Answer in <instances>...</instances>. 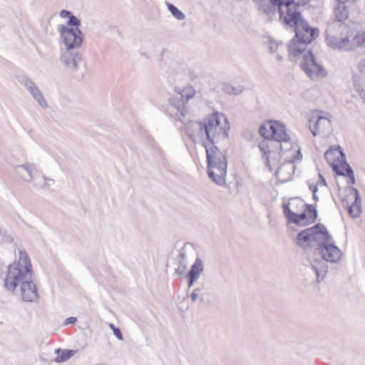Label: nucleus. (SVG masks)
Returning <instances> with one entry per match:
<instances>
[{"label":"nucleus","instance_id":"nucleus-25","mask_svg":"<svg viewBox=\"0 0 365 365\" xmlns=\"http://www.w3.org/2000/svg\"><path fill=\"white\" fill-rule=\"evenodd\" d=\"M282 0H269V2L262 3L259 6V10L267 15H273L276 10L279 11V4Z\"/></svg>","mask_w":365,"mask_h":365},{"label":"nucleus","instance_id":"nucleus-28","mask_svg":"<svg viewBox=\"0 0 365 365\" xmlns=\"http://www.w3.org/2000/svg\"><path fill=\"white\" fill-rule=\"evenodd\" d=\"M312 81H319L327 76L326 70H304Z\"/></svg>","mask_w":365,"mask_h":365},{"label":"nucleus","instance_id":"nucleus-1","mask_svg":"<svg viewBox=\"0 0 365 365\" xmlns=\"http://www.w3.org/2000/svg\"><path fill=\"white\" fill-rule=\"evenodd\" d=\"M279 7V19L286 26L294 29L295 35L287 45L289 56L301 55L306 46L312 42L319 34V30L309 26L303 17L295 0H282Z\"/></svg>","mask_w":365,"mask_h":365},{"label":"nucleus","instance_id":"nucleus-10","mask_svg":"<svg viewBox=\"0 0 365 365\" xmlns=\"http://www.w3.org/2000/svg\"><path fill=\"white\" fill-rule=\"evenodd\" d=\"M309 121V129L314 136L331 131L332 115L329 113L317 110L312 113Z\"/></svg>","mask_w":365,"mask_h":365},{"label":"nucleus","instance_id":"nucleus-4","mask_svg":"<svg viewBox=\"0 0 365 365\" xmlns=\"http://www.w3.org/2000/svg\"><path fill=\"white\" fill-rule=\"evenodd\" d=\"M206 148L207 173L209 178L218 185L226 182L227 159L224 151L215 145L204 144Z\"/></svg>","mask_w":365,"mask_h":365},{"label":"nucleus","instance_id":"nucleus-39","mask_svg":"<svg viewBox=\"0 0 365 365\" xmlns=\"http://www.w3.org/2000/svg\"><path fill=\"white\" fill-rule=\"evenodd\" d=\"M309 1L310 0H297V1H295V4H298V7H300L301 6L307 5Z\"/></svg>","mask_w":365,"mask_h":365},{"label":"nucleus","instance_id":"nucleus-24","mask_svg":"<svg viewBox=\"0 0 365 365\" xmlns=\"http://www.w3.org/2000/svg\"><path fill=\"white\" fill-rule=\"evenodd\" d=\"M324 158L327 160V163L331 164L333 166L337 160V161H340V158L341 160L344 159V155L343 152L341 150L339 146L337 147H331L325 153Z\"/></svg>","mask_w":365,"mask_h":365},{"label":"nucleus","instance_id":"nucleus-14","mask_svg":"<svg viewBox=\"0 0 365 365\" xmlns=\"http://www.w3.org/2000/svg\"><path fill=\"white\" fill-rule=\"evenodd\" d=\"M346 205L349 213L353 217H358L361 213V198L358 190L354 187L349 189V194L347 195Z\"/></svg>","mask_w":365,"mask_h":365},{"label":"nucleus","instance_id":"nucleus-11","mask_svg":"<svg viewBox=\"0 0 365 365\" xmlns=\"http://www.w3.org/2000/svg\"><path fill=\"white\" fill-rule=\"evenodd\" d=\"M175 91L180 96L181 100H178L175 98L170 99V106L176 109L177 113L185 116L188 113L185 103L194 98L197 93L196 90L192 86L187 85L184 87H175Z\"/></svg>","mask_w":365,"mask_h":365},{"label":"nucleus","instance_id":"nucleus-32","mask_svg":"<svg viewBox=\"0 0 365 365\" xmlns=\"http://www.w3.org/2000/svg\"><path fill=\"white\" fill-rule=\"evenodd\" d=\"M204 291L205 290H204L203 287L195 288L190 294V298L192 299V302H194L197 300H200V302H202L204 300V299H203Z\"/></svg>","mask_w":365,"mask_h":365},{"label":"nucleus","instance_id":"nucleus-40","mask_svg":"<svg viewBox=\"0 0 365 365\" xmlns=\"http://www.w3.org/2000/svg\"><path fill=\"white\" fill-rule=\"evenodd\" d=\"M319 177H320V182H319L318 183V185L319 186H325L326 185V182H325V180L322 178V176L321 175H319Z\"/></svg>","mask_w":365,"mask_h":365},{"label":"nucleus","instance_id":"nucleus-6","mask_svg":"<svg viewBox=\"0 0 365 365\" xmlns=\"http://www.w3.org/2000/svg\"><path fill=\"white\" fill-rule=\"evenodd\" d=\"M336 24H329L326 30L325 40L327 45L333 48L344 51H353L359 47H365V30L358 32L354 36H337L335 34Z\"/></svg>","mask_w":365,"mask_h":365},{"label":"nucleus","instance_id":"nucleus-23","mask_svg":"<svg viewBox=\"0 0 365 365\" xmlns=\"http://www.w3.org/2000/svg\"><path fill=\"white\" fill-rule=\"evenodd\" d=\"M333 170L335 171V173L340 175L344 176H348V183L349 184H354L355 183V178L354 172L351 169V168L346 163H344V164H341L340 167L337 164H334L333 166Z\"/></svg>","mask_w":365,"mask_h":365},{"label":"nucleus","instance_id":"nucleus-7","mask_svg":"<svg viewBox=\"0 0 365 365\" xmlns=\"http://www.w3.org/2000/svg\"><path fill=\"white\" fill-rule=\"evenodd\" d=\"M230 124L222 113L216 112L205 119V130L210 145L228 138Z\"/></svg>","mask_w":365,"mask_h":365},{"label":"nucleus","instance_id":"nucleus-5","mask_svg":"<svg viewBox=\"0 0 365 365\" xmlns=\"http://www.w3.org/2000/svg\"><path fill=\"white\" fill-rule=\"evenodd\" d=\"M32 277V267L27 254L19 250L18 259L8 267L7 274L5 279V287L10 291H14L26 280H29Z\"/></svg>","mask_w":365,"mask_h":365},{"label":"nucleus","instance_id":"nucleus-2","mask_svg":"<svg viewBox=\"0 0 365 365\" xmlns=\"http://www.w3.org/2000/svg\"><path fill=\"white\" fill-rule=\"evenodd\" d=\"M259 148L262 157L264 160L266 165L272 170V166H275L284 158L285 162L289 164H283L276 172L277 177L282 181H287L292 174L293 166L291 163L299 161L302 158L300 148L297 144L290 142L288 145L277 140H262Z\"/></svg>","mask_w":365,"mask_h":365},{"label":"nucleus","instance_id":"nucleus-15","mask_svg":"<svg viewBox=\"0 0 365 365\" xmlns=\"http://www.w3.org/2000/svg\"><path fill=\"white\" fill-rule=\"evenodd\" d=\"M21 298L25 302H34L38 299V292L35 284L32 281V277L19 285Z\"/></svg>","mask_w":365,"mask_h":365},{"label":"nucleus","instance_id":"nucleus-29","mask_svg":"<svg viewBox=\"0 0 365 365\" xmlns=\"http://www.w3.org/2000/svg\"><path fill=\"white\" fill-rule=\"evenodd\" d=\"M222 90L227 94L238 96L244 91V87L240 85L233 86L230 83H225L223 86Z\"/></svg>","mask_w":365,"mask_h":365},{"label":"nucleus","instance_id":"nucleus-3","mask_svg":"<svg viewBox=\"0 0 365 365\" xmlns=\"http://www.w3.org/2000/svg\"><path fill=\"white\" fill-rule=\"evenodd\" d=\"M63 19L68 18L67 24L71 28L64 25H59L58 31L63 38V41L66 46L67 53L63 54L61 60L65 66L81 68L86 66L84 60L80 53H72L71 50L78 48L83 43V34L80 30V19L73 15L70 11L62 10L59 14Z\"/></svg>","mask_w":365,"mask_h":365},{"label":"nucleus","instance_id":"nucleus-9","mask_svg":"<svg viewBox=\"0 0 365 365\" xmlns=\"http://www.w3.org/2000/svg\"><path fill=\"white\" fill-rule=\"evenodd\" d=\"M259 131L260 135L264 138V140L281 141L284 143V145L290 144V138L286 127L279 121H267L260 126Z\"/></svg>","mask_w":365,"mask_h":365},{"label":"nucleus","instance_id":"nucleus-17","mask_svg":"<svg viewBox=\"0 0 365 365\" xmlns=\"http://www.w3.org/2000/svg\"><path fill=\"white\" fill-rule=\"evenodd\" d=\"M310 230L312 232L311 234L314 246L315 245H319L320 247L330 240V235L324 226L322 225H317L310 227Z\"/></svg>","mask_w":365,"mask_h":365},{"label":"nucleus","instance_id":"nucleus-16","mask_svg":"<svg viewBox=\"0 0 365 365\" xmlns=\"http://www.w3.org/2000/svg\"><path fill=\"white\" fill-rule=\"evenodd\" d=\"M185 132L193 140L197 141L205 135V123L199 121H190L185 125Z\"/></svg>","mask_w":365,"mask_h":365},{"label":"nucleus","instance_id":"nucleus-38","mask_svg":"<svg viewBox=\"0 0 365 365\" xmlns=\"http://www.w3.org/2000/svg\"><path fill=\"white\" fill-rule=\"evenodd\" d=\"M278 48V43L275 41H270V44H269V50L272 53L274 52L277 51Z\"/></svg>","mask_w":365,"mask_h":365},{"label":"nucleus","instance_id":"nucleus-19","mask_svg":"<svg viewBox=\"0 0 365 365\" xmlns=\"http://www.w3.org/2000/svg\"><path fill=\"white\" fill-rule=\"evenodd\" d=\"M204 270V264L200 257H197L191 269L187 274L188 279V287H191L194 283L199 279L201 273Z\"/></svg>","mask_w":365,"mask_h":365},{"label":"nucleus","instance_id":"nucleus-20","mask_svg":"<svg viewBox=\"0 0 365 365\" xmlns=\"http://www.w3.org/2000/svg\"><path fill=\"white\" fill-rule=\"evenodd\" d=\"M16 78L18 81L24 86V88L29 91V93L32 96L34 99L36 98L41 91L40 89L36 86V84L29 79L27 76L23 75L16 76Z\"/></svg>","mask_w":365,"mask_h":365},{"label":"nucleus","instance_id":"nucleus-18","mask_svg":"<svg viewBox=\"0 0 365 365\" xmlns=\"http://www.w3.org/2000/svg\"><path fill=\"white\" fill-rule=\"evenodd\" d=\"M346 1H338L337 5L334 7V14L335 21L331 24H336V28L343 26L344 22L349 17V11L347 6L345 5Z\"/></svg>","mask_w":365,"mask_h":365},{"label":"nucleus","instance_id":"nucleus-27","mask_svg":"<svg viewBox=\"0 0 365 365\" xmlns=\"http://www.w3.org/2000/svg\"><path fill=\"white\" fill-rule=\"evenodd\" d=\"M55 353L57 354V356L54 359V361L56 363H62L68 361L69 359L77 353V350H61L58 348L55 350Z\"/></svg>","mask_w":365,"mask_h":365},{"label":"nucleus","instance_id":"nucleus-8","mask_svg":"<svg viewBox=\"0 0 365 365\" xmlns=\"http://www.w3.org/2000/svg\"><path fill=\"white\" fill-rule=\"evenodd\" d=\"M319 250L322 259L314 261L312 264L318 282L325 278L328 269L326 262L337 263L342 257V252L336 245L328 242L321 245Z\"/></svg>","mask_w":365,"mask_h":365},{"label":"nucleus","instance_id":"nucleus-22","mask_svg":"<svg viewBox=\"0 0 365 365\" xmlns=\"http://www.w3.org/2000/svg\"><path fill=\"white\" fill-rule=\"evenodd\" d=\"M312 67L318 69L324 68L322 66L317 62L314 55L312 51L309 50L302 56V59L300 62V68H312Z\"/></svg>","mask_w":365,"mask_h":365},{"label":"nucleus","instance_id":"nucleus-41","mask_svg":"<svg viewBox=\"0 0 365 365\" xmlns=\"http://www.w3.org/2000/svg\"><path fill=\"white\" fill-rule=\"evenodd\" d=\"M359 68H365V58L360 62Z\"/></svg>","mask_w":365,"mask_h":365},{"label":"nucleus","instance_id":"nucleus-12","mask_svg":"<svg viewBox=\"0 0 365 365\" xmlns=\"http://www.w3.org/2000/svg\"><path fill=\"white\" fill-rule=\"evenodd\" d=\"M306 206V212L301 214H297L290 210L289 204H284V213L287 220L289 222L301 226H304L309 223L313 222L317 216V210L312 206Z\"/></svg>","mask_w":365,"mask_h":365},{"label":"nucleus","instance_id":"nucleus-34","mask_svg":"<svg viewBox=\"0 0 365 365\" xmlns=\"http://www.w3.org/2000/svg\"><path fill=\"white\" fill-rule=\"evenodd\" d=\"M109 327L113 330V334L117 339H118L119 340L123 339L120 330L118 328L115 327L114 324H113L112 323L109 324Z\"/></svg>","mask_w":365,"mask_h":365},{"label":"nucleus","instance_id":"nucleus-37","mask_svg":"<svg viewBox=\"0 0 365 365\" xmlns=\"http://www.w3.org/2000/svg\"><path fill=\"white\" fill-rule=\"evenodd\" d=\"M76 322H77L76 317H68V318L66 319V320L64 321V324H66V325L71 324H73Z\"/></svg>","mask_w":365,"mask_h":365},{"label":"nucleus","instance_id":"nucleus-35","mask_svg":"<svg viewBox=\"0 0 365 365\" xmlns=\"http://www.w3.org/2000/svg\"><path fill=\"white\" fill-rule=\"evenodd\" d=\"M54 180L44 177L43 178V187L50 189L54 186Z\"/></svg>","mask_w":365,"mask_h":365},{"label":"nucleus","instance_id":"nucleus-26","mask_svg":"<svg viewBox=\"0 0 365 365\" xmlns=\"http://www.w3.org/2000/svg\"><path fill=\"white\" fill-rule=\"evenodd\" d=\"M196 255V251L191 244H185L181 249L178 257L185 260L187 262H191Z\"/></svg>","mask_w":365,"mask_h":365},{"label":"nucleus","instance_id":"nucleus-30","mask_svg":"<svg viewBox=\"0 0 365 365\" xmlns=\"http://www.w3.org/2000/svg\"><path fill=\"white\" fill-rule=\"evenodd\" d=\"M177 266L175 267V273L178 275L184 274L187 269L188 262L177 257L176 258Z\"/></svg>","mask_w":365,"mask_h":365},{"label":"nucleus","instance_id":"nucleus-21","mask_svg":"<svg viewBox=\"0 0 365 365\" xmlns=\"http://www.w3.org/2000/svg\"><path fill=\"white\" fill-rule=\"evenodd\" d=\"M311 233L312 232L310 228L305 229L300 232L297 235V244L304 249L314 246Z\"/></svg>","mask_w":365,"mask_h":365},{"label":"nucleus","instance_id":"nucleus-13","mask_svg":"<svg viewBox=\"0 0 365 365\" xmlns=\"http://www.w3.org/2000/svg\"><path fill=\"white\" fill-rule=\"evenodd\" d=\"M13 171L21 181L29 183L34 180L37 170L34 164L26 162L21 165H14Z\"/></svg>","mask_w":365,"mask_h":365},{"label":"nucleus","instance_id":"nucleus-33","mask_svg":"<svg viewBox=\"0 0 365 365\" xmlns=\"http://www.w3.org/2000/svg\"><path fill=\"white\" fill-rule=\"evenodd\" d=\"M34 100L42 108L46 109L48 107V104L45 99L42 92L36 98H35Z\"/></svg>","mask_w":365,"mask_h":365},{"label":"nucleus","instance_id":"nucleus-31","mask_svg":"<svg viewBox=\"0 0 365 365\" xmlns=\"http://www.w3.org/2000/svg\"><path fill=\"white\" fill-rule=\"evenodd\" d=\"M167 6L169 11L178 20H183L185 19V15L184 13L173 4L167 3Z\"/></svg>","mask_w":365,"mask_h":365},{"label":"nucleus","instance_id":"nucleus-36","mask_svg":"<svg viewBox=\"0 0 365 365\" xmlns=\"http://www.w3.org/2000/svg\"><path fill=\"white\" fill-rule=\"evenodd\" d=\"M310 190L313 192V198L314 200L317 201L319 200L318 196L317 195V192L318 190L317 185H309Z\"/></svg>","mask_w":365,"mask_h":365}]
</instances>
